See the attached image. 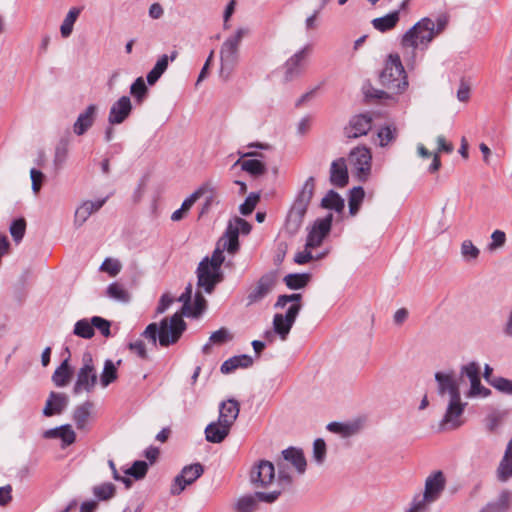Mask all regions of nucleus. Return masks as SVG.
Here are the masks:
<instances>
[{"label": "nucleus", "instance_id": "f257e3e1", "mask_svg": "<svg viewBox=\"0 0 512 512\" xmlns=\"http://www.w3.org/2000/svg\"><path fill=\"white\" fill-rule=\"evenodd\" d=\"M449 17L442 14L433 21L424 17L407 30L401 38V48L408 65L415 63L416 50H426L435 37L447 27Z\"/></svg>", "mask_w": 512, "mask_h": 512}, {"label": "nucleus", "instance_id": "f03ea898", "mask_svg": "<svg viewBox=\"0 0 512 512\" xmlns=\"http://www.w3.org/2000/svg\"><path fill=\"white\" fill-rule=\"evenodd\" d=\"M435 381L438 384V394L449 395L450 400L446 412L439 422L440 431H448L459 428L463 424L462 415L466 406L461 400L459 382L453 370L436 372Z\"/></svg>", "mask_w": 512, "mask_h": 512}, {"label": "nucleus", "instance_id": "7ed1b4c3", "mask_svg": "<svg viewBox=\"0 0 512 512\" xmlns=\"http://www.w3.org/2000/svg\"><path fill=\"white\" fill-rule=\"evenodd\" d=\"M186 330V323L181 314L175 313L170 318H163L160 323H150L142 333L153 346L168 347L175 344Z\"/></svg>", "mask_w": 512, "mask_h": 512}, {"label": "nucleus", "instance_id": "20e7f679", "mask_svg": "<svg viewBox=\"0 0 512 512\" xmlns=\"http://www.w3.org/2000/svg\"><path fill=\"white\" fill-rule=\"evenodd\" d=\"M314 191L315 178L310 176L298 190L288 211L285 221V230L289 235L293 236L300 230L310 202L313 198Z\"/></svg>", "mask_w": 512, "mask_h": 512}, {"label": "nucleus", "instance_id": "39448f33", "mask_svg": "<svg viewBox=\"0 0 512 512\" xmlns=\"http://www.w3.org/2000/svg\"><path fill=\"white\" fill-rule=\"evenodd\" d=\"M379 80L393 94H402L408 88L407 75L398 54L388 55Z\"/></svg>", "mask_w": 512, "mask_h": 512}, {"label": "nucleus", "instance_id": "423d86ee", "mask_svg": "<svg viewBox=\"0 0 512 512\" xmlns=\"http://www.w3.org/2000/svg\"><path fill=\"white\" fill-rule=\"evenodd\" d=\"M248 28H238L236 32L228 37L220 49V77L228 80L239 61V47L242 39L248 35Z\"/></svg>", "mask_w": 512, "mask_h": 512}, {"label": "nucleus", "instance_id": "0eeeda50", "mask_svg": "<svg viewBox=\"0 0 512 512\" xmlns=\"http://www.w3.org/2000/svg\"><path fill=\"white\" fill-rule=\"evenodd\" d=\"M98 376L93 359L90 354L83 355V365L77 372V379L73 387L75 395L82 392L91 393L97 384Z\"/></svg>", "mask_w": 512, "mask_h": 512}, {"label": "nucleus", "instance_id": "6e6552de", "mask_svg": "<svg viewBox=\"0 0 512 512\" xmlns=\"http://www.w3.org/2000/svg\"><path fill=\"white\" fill-rule=\"evenodd\" d=\"M197 285L211 294L216 285L221 283L224 275L221 269L207 264V259H202L197 268Z\"/></svg>", "mask_w": 512, "mask_h": 512}, {"label": "nucleus", "instance_id": "1a4fd4ad", "mask_svg": "<svg viewBox=\"0 0 512 512\" xmlns=\"http://www.w3.org/2000/svg\"><path fill=\"white\" fill-rule=\"evenodd\" d=\"M311 49V45L307 44L286 60L284 64L285 81H292L303 74Z\"/></svg>", "mask_w": 512, "mask_h": 512}, {"label": "nucleus", "instance_id": "9d476101", "mask_svg": "<svg viewBox=\"0 0 512 512\" xmlns=\"http://www.w3.org/2000/svg\"><path fill=\"white\" fill-rule=\"evenodd\" d=\"M251 224L243 218L236 217L235 224L230 222L222 236V244L230 254H235L239 249V233L249 234L251 231Z\"/></svg>", "mask_w": 512, "mask_h": 512}, {"label": "nucleus", "instance_id": "9b49d317", "mask_svg": "<svg viewBox=\"0 0 512 512\" xmlns=\"http://www.w3.org/2000/svg\"><path fill=\"white\" fill-rule=\"evenodd\" d=\"M204 473V468L200 463H194L183 467L171 485L170 493L172 495L181 494L186 486L194 483Z\"/></svg>", "mask_w": 512, "mask_h": 512}, {"label": "nucleus", "instance_id": "f8f14e48", "mask_svg": "<svg viewBox=\"0 0 512 512\" xmlns=\"http://www.w3.org/2000/svg\"><path fill=\"white\" fill-rule=\"evenodd\" d=\"M302 309V305L299 303L292 304L285 315L277 313L273 317V329L274 332L279 335L281 340H286L291 328L293 327L298 314Z\"/></svg>", "mask_w": 512, "mask_h": 512}, {"label": "nucleus", "instance_id": "ddd939ff", "mask_svg": "<svg viewBox=\"0 0 512 512\" xmlns=\"http://www.w3.org/2000/svg\"><path fill=\"white\" fill-rule=\"evenodd\" d=\"M372 155L370 149L364 146L354 148L349 154L351 166L357 171L358 178L366 181L371 171Z\"/></svg>", "mask_w": 512, "mask_h": 512}, {"label": "nucleus", "instance_id": "4468645a", "mask_svg": "<svg viewBox=\"0 0 512 512\" xmlns=\"http://www.w3.org/2000/svg\"><path fill=\"white\" fill-rule=\"evenodd\" d=\"M275 479V467L268 460L258 461L251 469L250 481L256 487H267Z\"/></svg>", "mask_w": 512, "mask_h": 512}, {"label": "nucleus", "instance_id": "2eb2a0df", "mask_svg": "<svg viewBox=\"0 0 512 512\" xmlns=\"http://www.w3.org/2000/svg\"><path fill=\"white\" fill-rule=\"evenodd\" d=\"M333 221V215L328 214L324 218L317 219L312 228L310 229L307 240H306V248H317L319 247L324 238L328 235L331 230V225Z\"/></svg>", "mask_w": 512, "mask_h": 512}, {"label": "nucleus", "instance_id": "dca6fc26", "mask_svg": "<svg viewBox=\"0 0 512 512\" xmlns=\"http://www.w3.org/2000/svg\"><path fill=\"white\" fill-rule=\"evenodd\" d=\"M276 277L272 273L264 274L250 289L247 295V306L262 301L275 287Z\"/></svg>", "mask_w": 512, "mask_h": 512}, {"label": "nucleus", "instance_id": "f3484780", "mask_svg": "<svg viewBox=\"0 0 512 512\" xmlns=\"http://www.w3.org/2000/svg\"><path fill=\"white\" fill-rule=\"evenodd\" d=\"M132 112V103L128 96L120 97L109 110L108 123L112 125L122 124Z\"/></svg>", "mask_w": 512, "mask_h": 512}, {"label": "nucleus", "instance_id": "a211bd4d", "mask_svg": "<svg viewBox=\"0 0 512 512\" xmlns=\"http://www.w3.org/2000/svg\"><path fill=\"white\" fill-rule=\"evenodd\" d=\"M372 121V116L368 113L352 117L349 125L345 128L346 137L358 138L366 135L371 130Z\"/></svg>", "mask_w": 512, "mask_h": 512}, {"label": "nucleus", "instance_id": "6ab92c4d", "mask_svg": "<svg viewBox=\"0 0 512 512\" xmlns=\"http://www.w3.org/2000/svg\"><path fill=\"white\" fill-rule=\"evenodd\" d=\"M446 479L442 471H436L429 475L425 480L424 494L425 499L430 498L433 502L437 501L445 489Z\"/></svg>", "mask_w": 512, "mask_h": 512}, {"label": "nucleus", "instance_id": "aec40b11", "mask_svg": "<svg viewBox=\"0 0 512 512\" xmlns=\"http://www.w3.org/2000/svg\"><path fill=\"white\" fill-rule=\"evenodd\" d=\"M97 113L98 106L96 104L88 105L86 109L78 115L73 125V132L78 136L85 134L93 126Z\"/></svg>", "mask_w": 512, "mask_h": 512}, {"label": "nucleus", "instance_id": "412c9836", "mask_svg": "<svg viewBox=\"0 0 512 512\" xmlns=\"http://www.w3.org/2000/svg\"><path fill=\"white\" fill-rule=\"evenodd\" d=\"M108 197L97 199L95 201H84L75 211L74 225L81 227L87 219L97 211H99L106 203Z\"/></svg>", "mask_w": 512, "mask_h": 512}, {"label": "nucleus", "instance_id": "4be33fe9", "mask_svg": "<svg viewBox=\"0 0 512 512\" xmlns=\"http://www.w3.org/2000/svg\"><path fill=\"white\" fill-rule=\"evenodd\" d=\"M69 399L64 393H57L52 391L46 400L45 407L43 408V415L51 417L53 415L61 414L68 406Z\"/></svg>", "mask_w": 512, "mask_h": 512}, {"label": "nucleus", "instance_id": "5701e85b", "mask_svg": "<svg viewBox=\"0 0 512 512\" xmlns=\"http://www.w3.org/2000/svg\"><path fill=\"white\" fill-rule=\"evenodd\" d=\"M240 404L235 399H228L223 401L219 405V417L218 420L230 427L233 426L236 419L239 416Z\"/></svg>", "mask_w": 512, "mask_h": 512}, {"label": "nucleus", "instance_id": "b1692460", "mask_svg": "<svg viewBox=\"0 0 512 512\" xmlns=\"http://www.w3.org/2000/svg\"><path fill=\"white\" fill-rule=\"evenodd\" d=\"M330 182L332 185L342 188L348 183V171L343 158L334 160L330 167Z\"/></svg>", "mask_w": 512, "mask_h": 512}, {"label": "nucleus", "instance_id": "393cba45", "mask_svg": "<svg viewBox=\"0 0 512 512\" xmlns=\"http://www.w3.org/2000/svg\"><path fill=\"white\" fill-rule=\"evenodd\" d=\"M94 403L87 400L78 405L73 412V420L78 430H87L89 420L92 418Z\"/></svg>", "mask_w": 512, "mask_h": 512}, {"label": "nucleus", "instance_id": "a878e982", "mask_svg": "<svg viewBox=\"0 0 512 512\" xmlns=\"http://www.w3.org/2000/svg\"><path fill=\"white\" fill-rule=\"evenodd\" d=\"M231 427L219 420L211 422L205 428V438L211 443H221L229 435Z\"/></svg>", "mask_w": 512, "mask_h": 512}, {"label": "nucleus", "instance_id": "bb28decb", "mask_svg": "<svg viewBox=\"0 0 512 512\" xmlns=\"http://www.w3.org/2000/svg\"><path fill=\"white\" fill-rule=\"evenodd\" d=\"M282 456V461L292 464L299 474L306 471L307 462L301 449L289 447L282 451Z\"/></svg>", "mask_w": 512, "mask_h": 512}, {"label": "nucleus", "instance_id": "cd10ccee", "mask_svg": "<svg viewBox=\"0 0 512 512\" xmlns=\"http://www.w3.org/2000/svg\"><path fill=\"white\" fill-rule=\"evenodd\" d=\"M512 477V439L509 441L504 456L497 468V478L506 482Z\"/></svg>", "mask_w": 512, "mask_h": 512}, {"label": "nucleus", "instance_id": "c85d7f7f", "mask_svg": "<svg viewBox=\"0 0 512 512\" xmlns=\"http://www.w3.org/2000/svg\"><path fill=\"white\" fill-rule=\"evenodd\" d=\"M253 359L251 356L247 354L233 356L226 361H224L221 365V372L224 374H228L233 372L237 368H248L252 366Z\"/></svg>", "mask_w": 512, "mask_h": 512}, {"label": "nucleus", "instance_id": "c756f323", "mask_svg": "<svg viewBox=\"0 0 512 512\" xmlns=\"http://www.w3.org/2000/svg\"><path fill=\"white\" fill-rule=\"evenodd\" d=\"M400 20V12L393 11L385 16L378 17L372 20V26L379 32H387L393 29Z\"/></svg>", "mask_w": 512, "mask_h": 512}, {"label": "nucleus", "instance_id": "7c9ffc66", "mask_svg": "<svg viewBox=\"0 0 512 512\" xmlns=\"http://www.w3.org/2000/svg\"><path fill=\"white\" fill-rule=\"evenodd\" d=\"M71 375L72 370L69 365V359L67 358L54 371L52 381L57 387H64L68 384Z\"/></svg>", "mask_w": 512, "mask_h": 512}, {"label": "nucleus", "instance_id": "2f4dec72", "mask_svg": "<svg viewBox=\"0 0 512 512\" xmlns=\"http://www.w3.org/2000/svg\"><path fill=\"white\" fill-rule=\"evenodd\" d=\"M169 64L168 55H162L154 65V67L148 72L146 79L149 85H154L163 73L167 70Z\"/></svg>", "mask_w": 512, "mask_h": 512}, {"label": "nucleus", "instance_id": "473e14b6", "mask_svg": "<svg viewBox=\"0 0 512 512\" xmlns=\"http://www.w3.org/2000/svg\"><path fill=\"white\" fill-rule=\"evenodd\" d=\"M120 363H121V360H119L115 364L110 359H107L104 362L103 371L100 375V384L102 385V387H104V388L107 387L108 385H110L117 379V377H118L117 365H119Z\"/></svg>", "mask_w": 512, "mask_h": 512}, {"label": "nucleus", "instance_id": "72a5a7b5", "mask_svg": "<svg viewBox=\"0 0 512 512\" xmlns=\"http://www.w3.org/2000/svg\"><path fill=\"white\" fill-rule=\"evenodd\" d=\"M81 13V8L73 7L71 8L67 15L65 16L61 26L60 33L63 38H68L73 31V26Z\"/></svg>", "mask_w": 512, "mask_h": 512}, {"label": "nucleus", "instance_id": "f704fd0d", "mask_svg": "<svg viewBox=\"0 0 512 512\" xmlns=\"http://www.w3.org/2000/svg\"><path fill=\"white\" fill-rule=\"evenodd\" d=\"M106 295L118 302L128 303L130 301V293L118 282L109 284L106 290Z\"/></svg>", "mask_w": 512, "mask_h": 512}, {"label": "nucleus", "instance_id": "c9c22d12", "mask_svg": "<svg viewBox=\"0 0 512 512\" xmlns=\"http://www.w3.org/2000/svg\"><path fill=\"white\" fill-rule=\"evenodd\" d=\"M321 206L326 209H332L341 212L344 209V199L334 190L328 191L321 201Z\"/></svg>", "mask_w": 512, "mask_h": 512}, {"label": "nucleus", "instance_id": "e433bc0d", "mask_svg": "<svg viewBox=\"0 0 512 512\" xmlns=\"http://www.w3.org/2000/svg\"><path fill=\"white\" fill-rule=\"evenodd\" d=\"M364 197H365V191H364L363 187L358 186V187H354L350 190L348 203H349V213L352 216H355L358 213Z\"/></svg>", "mask_w": 512, "mask_h": 512}, {"label": "nucleus", "instance_id": "4c0bfd02", "mask_svg": "<svg viewBox=\"0 0 512 512\" xmlns=\"http://www.w3.org/2000/svg\"><path fill=\"white\" fill-rule=\"evenodd\" d=\"M379 145L386 147L393 143L398 137V129L395 125H386L378 131Z\"/></svg>", "mask_w": 512, "mask_h": 512}, {"label": "nucleus", "instance_id": "58836bf2", "mask_svg": "<svg viewBox=\"0 0 512 512\" xmlns=\"http://www.w3.org/2000/svg\"><path fill=\"white\" fill-rule=\"evenodd\" d=\"M330 432L337 433L343 437H350L359 431V425L356 423L343 424L339 422H331L327 425Z\"/></svg>", "mask_w": 512, "mask_h": 512}, {"label": "nucleus", "instance_id": "ea45409f", "mask_svg": "<svg viewBox=\"0 0 512 512\" xmlns=\"http://www.w3.org/2000/svg\"><path fill=\"white\" fill-rule=\"evenodd\" d=\"M238 164H241V169L243 171H246L253 176L263 175L266 172L264 163L257 159L244 160L242 162L237 160L234 165Z\"/></svg>", "mask_w": 512, "mask_h": 512}, {"label": "nucleus", "instance_id": "a19ab883", "mask_svg": "<svg viewBox=\"0 0 512 512\" xmlns=\"http://www.w3.org/2000/svg\"><path fill=\"white\" fill-rule=\"evenodd\" d=\"M73 334L83 339H91L95 334L91 320L87 318L78 320L74 325Z\"/></svg>", "mask_w": 512, "mask_h": 512}, {"label": "nucleus", "instance_id": "79ce46f5", "mask_svg": "<svg viewBox=\"0 0 512 512\" xmlns=\"http://www.w3.org/2000/svg\"><path fill=\"white\" fill-rule=\"evenodd\" d=\"M460 254L465 262H474L479 258L480 250L471 240H464L460 246Z\"/></svg>", "mask_w": 512, "mask_h": 512}, {"label": "nucleus", "instance_id": "37998d69", "mask_svg": "<svg viewBox=\"0 0 512 512\" xmlns=\"http://www.w3.org/2000/svg\"><path fill=\"white\" fill-rule=\"evenodd\" d=\"M116 487L113 483L106 482L93 487L94 496L100 501H107L114 497Z\"/></svg>", "mask_w": 512, "mask_h": 512}, {"label": "nucleus", "instance_id": "c03bdc74", "mask_svg": "<svg viewBox=\"0 0 512 512\" xmlns=\"http://www.w3.org/2000/svg\"><path fill=\"white\" fill-rule=\"evenodd\" d=\"M130 93L138 104H141L148 94V88L142 77H138L130 86Z\"/></svg>", "mask_w": 512, "mask_h": 512}, {"label": "nucleus", "instance_id": "a18cd8bd", "mask_svg": "<svg viewBox=\"0 0 512 512\" xmlns=\"http://www.w3.org/2000/svg\"><path fill=\"white\" fill-rule=\"evenodd\" d=\"M278 468V484L281 486L282 490H287L292 486L293 478L288 471L287 464L284 461L277 462Z\"/></svg>", "mask_w": 512, "mask_h": 512}, {"label": "nucleus", "instance_id": "49530a36", "mask_svg": "<svg viewBox=\"0 0 512 512\" xmlns=\"http://www.w3.org/2000/svg\"><path fill=\"white\" fill-rule=\"evenodd\" d=\"M309 281L308 274H288L284 277V282L290 289H301L307 285Z\"/></svg>", "mask_w": 512, "mask_h": 512}, {"label": "nucleus", "instance_id": "de8ad7c7", "mask_svg": "<svg viewBox=\"0 0 512 512\" xmlns=\"http://www.w3.org/2000/svg\"><path fill=\"white\" fill-rule=\"evenodd\" d=\"M224 250L227 251V248L223 247L222 237H221L220 240L217 243V246H216L215 250L212 253L211 258H209V257H205L204 258V259H207V264L211 265L213 267H216L218 269H221V266H222V264H223V262L225 260V257H224V254H223Z\"/></svg>", "mask_w": 512, "mask_h": 512}, {"label": "nucleus", "instance_id": "09e8293b", "mask_svg": "<svg viewBox=\"0 0 512 512\" xmlns=\"http://www.w3.org/2000/svg\"><path fill=\"white\" fill-rule=\"evenodd\" d=\"M257 507L256 496L248 495L241 497L235 504L237 512H254Z\"/></svg>", "mask_w": 512, "mask_h": 512}, {"label": "nucleus", "instance_id": "8fccbe9b", "mask_svg": "<svg viewBox=\"0 0 512 512\" xmlns=\"http://www.w3.org/2000/svg\"><path fill=\"white\" fill-rule=\"evenodd\" d=\"M148 471V464L145 461L137 460L130 468L125 471L126 475L133 477L136 480L143 479Z\"/></svg>", "mask_w": 512, "mask_h": 512}, {"label": "nucleus", "instance_id": "3c124183", "mask_svg": "<svg viewBox=\"0 0 512 512\" xmlns=\"http://www.w3.org/2000/svg\"><path fill=\"white\" fill-rule=\"evenodd\" d=\"M434 503L430 498L425 499V494H416L407 512H425L428 505Z\"/></svg>", "mask_w": 512, "mask_h": 512}, {"label": "nucleus", "instance_id": "603ef678", "mask_svg": "<svg viewBox=\"0 0 512 512\" xmlns=\"http://www.w3.org/2000/svg\"><path fill=\"white\" fill-rule=\"evenodd\" d=\"M10 234L15 242H20L26 231V221L24 218L14 220L9 228Z\"/></svg>", "mask_w": 512, "mask_h": 512}, {"label": "nucleus", "instance_id": "864d4df0", "mask_svg": "<svg viewBox=\"0 0 512 512\" xmlns=\"http://www.w3.org/2000/svg\"><path fill=\"white\" fill-rule=\"evenodd\" d=\"M260 200V194L259 193H250L245 201L240 205L239 211L242 215L247 216L250 215L253 210L255 209L257 203Z\"/></svg>", "mask_w": 512, "mask_h": 512}, {"label": "nucleus", "instance_id": "5fc2aeb1", "mask_svg": "<svg viewBox=\"0 0 512 512\" xmlns=\"http://www.w3.org/2000/svg\"><path fill=\"white\" fill-rule=\"evenodd\" d=\"M204 187L205 192L202 196H205V201L202 205L200 216L207 214L214 205L218 204V199L215 191L212 188H209L208 186Z\"/></svg>", "mask_w": 512, "mask_h": 512}, {"label": "nucleus", "instance_id": "6e6d98bb", "mask_svg": "<svg viewBox=\"0 0 512 512\" xmlns=\"http://www.w3.org/2000/svg\"><path fill=\"white\" fill-rule=\"evenodd\" d=\"M68 157V148L65 142L59 143L55 148L54 166L56 169L62 168Z\"/></svg>", "mask_w": 512, "mask_h": 512}, {"label": "nucleus", "instance_id": "4d7b16f0", "mask_svg": "<svg viewBox=\"0 0 512 512\" xmlns=\"http://www.w3.org/2000/svg\"><path fill=\"white\" fill-rule=\"evenodd\" d=\"M122 265L119 260L106 258L101 266L100 271L108 273L110 276L114 277L121 271Z\"/></svg>", "mask_w": 512, "mask_h": 512}, {"label": "nucleus", "instance_id": "13d9d810", "mask_svg": "<svg viewBox=\"0 0 512 512\" xmlns=\"http://www.w3.org/2000/svg\"><path fill=\"white\" fill-rule=\"evenodd\" d=\"M313 458L319 465L325 461L326 443L322 438H317L313 443Z\"/></svg>", "mask_w": 512, "mask_h": 512}, {"label": "nucleus", "instance_id": "bf43d9fd", "mask_svg": "<svg viewBox=\"0 0 512 512\" xmlns=\"http://www.w3.org/2000/svg\"><path fill=\"white\" fill-rule=\"evenodd\" d=\"M460 376L461 377H467L469 381H472L474 379H477L480 377V367L477 362H470L468 364L463 365L460 368Z\"/></svg>", "mask_w": 512, "mask_h": 512}, {"label": "nucleus", "instance_id": "052dcab7", "mask_svg": "<svg viewBox=\"0 0 512 512\" xmlns=\"http://www.w3.org/2000/svg\"><path fill=\"white\" fill-rule=\"evenodd\" d=\"M91 324L93 326V329H98L100 333L104 337H109L111 334L110 327L111 323L110 321L100 317V316H93L91 319Z\"/></svg>", "mask_w": 512, "mask_h": 512}, {"label": "nucleus", "instance_id": "680f3d73", "mask_svg": "<svg viewBox=\"0 0 512 512\" xmlns=\"http://www.w3.org/2000/svg\"><path fill=\"white\" fill-rule=\"evenodd\" d=\"M490 384L500 392L512 395V380L504 377H495L490 380Z\"/></svg>", "mask_w": 512, "mask_h": 512}, {"label": "nucleus", "instance_id": "e2e57ef3", "mask_svg": "<svg viewBox=\"0 0 512 512\" xmlns=\"http://www.w3.org/2000/svg\"><path fill=\"white\" fill-rule=\"evenodd\" d=\"M506 243V234L502 230H495L491 234V242L488 244L490 251L502 248Z\"/></svg>", "mask_w": 512, "mask_h": 512}, {"label": "nucleus", "instance_id": "0e129e2a", "mask_svg": "<svg viewBox=\"0 0 512 512\" xmlns=\"http://www.w3.org/2000/svg\"><path fill=\"white\" fill-rule=\"evenodd\" d=\"M489 394H490V390L485 388L484 386H482L480 377L470 381V390H469L470 397H475V396L486 397Z\"/></svg>", "mask_w": 512, "mask_h": 512}, {"label": "nucleus", "instance_id": "69168bd1", "mask_svg": "<svg viewBox=\"0 0 512 512\" xmlns=\"http://www.w3.org/2000/svg\"><path fill=\"white\" fill-rule=\"evenodd\" d=\"M60 428H61V430H60L59 438L63 441V443L65 445L73 444L76 440V434L73 431L71 425H69V424L62 425V426H60Z\"/></svg>", "mask_w": 512, "mask_h": 512}, {"label": "nucleus", "instance_id": "338daca9", "mask_svg": "<svg viewBox=\"0 0 512 512\" xmlns=\"http://www.w3.org/2000/svg\"><path fill=\"white\" fill-rule=\"evenodd\" d=\"M205 192V187H200L195 192H193L189 197H187L181 205L182 210L186 213L190 210V208L194 205V203L202 197Z\"/></svg>", "mask_w": 512, "mask_h": 512}, {"label": "nucleus", "instance_id": "774afa93", "mask_svg": "<svg viewBox=\"0 0 512 512\" xmlns=\"http://www.w3.org/2000/svg\"><path fill=\"white\" fill-rule=\"evenodd\" d=\"M511 493L507 490H504L500 493L497 501L495 503H489L488 505H495L498 507L499 512H504L508 509L510 505Z\"/></svg>", "mask_w": 512, "mask_h": 512}]
</instances>
